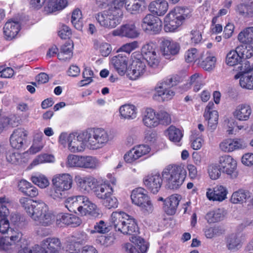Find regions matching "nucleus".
Listing matches in <instances>:
<instances>
[{
  "mask_svg": "<svg viewBox=\"0 0 253 253\" xmlns=\"http://www.w3.org/2000/svg\"><path fill=\"white\" fill-rule=\"evenodd\" d=\"M19 203L27 214L37 224L48 226L54 222L55 215L52 211L49 210L48 207L44 203L34 201L26 197L20 199Z\"/></svg>",
  "mask_w": 253,
  "mask_h": 253,
  "instance_id": "nucleus-1",
  "label": "nucleus"
},
{
  "mask_svg": "<svg viewBox=\"0 0 253 253\" xmlns=\"http://www.w3.org/2000/svg\"><path fill=\"white\" fill-rule=\"evenodd\" d=\"M111 223L116 231L125 235H135L138 228L135 219L124 211L113 212L111 216Z\"/></svg>",
  "mask_w": 253,
  "mask_h": 253,
  "instance_id": "nucleus-2",
  "label": "nucleus"
},
{
  "mask_svg": "<svg viewBox=\"0 0 253 253\" xmlns=\"http://www.w3.org/2000/svg\"><path fill=\"white\" fill-rule=\"evenodd\" d=\"M162 176L166 180L167 189L177 190L183 184L186 176V171L180 166H168L162 172Z\"/></svg>",
  "mask_w": 253,
  "mask_h": 253,
  "instance_id": "nucleus-3",
  "label": "nucleus"
},
{
  "mask_svg": "<svg viewBox=\"0 0 253 253\" xmlns=\"http://www.w3.org/2000/svg\"><path fill=\"white\" fill-rule=\"evenodd\" d=\"M72 177L68 173L54 175L52 179V189L50 196L55 200L65 197V191L70 189L72 186Z\"/></svg>",
  "mask_w": 253,
  "mask_h": 253,
  "instance_id": "nucleus-4",
  "label": "nucleus"
},
{
  "mask_svg": "<svg viewBox=\"0 0 253 253\" xmlns=\"http://www.w3.org/2000/svg\"><path fill=\"white\" fill-rule=\"evenodd\" d=\"M85 131L87 147L97 150L105 146L112 138L107 130L102 128H89Z\"/></svg>",
  "mask_w": 253,
  "mask_h": 253,
  "instance_id": "nucleus-5",
  "label": "nucleus"
},
{
  "mask_svg": "<svg viewBox=\"0 0 253 253\" xmlns=\"http://www.w3.org/2000/svg\"><path fill=\"white\" fill-rule=\"evenodd\" d=\"M240 71L234 76L239 80V84L243 88L253 90V67L249 61L240 66Z\"/></svg>",
  "mask_w": 253,
  "mask_h": 253,
  "instance_id": "nucleus-6",
  "label": "nucleus"
},
{
  "mask_svg": "<svg viewBox=\"0 0 253 253\" xmlns=\"http://www.w3.org/2000/svg\"><path fill=\"white\" fill-rule=\"evenodd\" d=\"M144 189L139 187L134 189L131 193V199L135 205L140 208L145 214H149L153 211V206Z\"/></svg>",
  "mask_w": 253,
  "mask_h": 253,
  "instance_id": "nucleus-7",
  "label": "nucleus"
},
{
  "mask_svg": "<svg viewBox=\"0 0 253 253\" xmlns=\"http://www.w3.org/2000/svg\"><path fill=\"white\" fill-rule=\"evenodd\" d=\"M178 79V77L173 76L165 82L160 83L159 85L156 87L157 95L161 97L163 101H168L173 97L175 92L170 89L169 88L176 85L178 84L179 82Z\"/></svg>",
  "mask_w": 253,
  "mask_h": 253,
  "instance_id": "nucleus-8",
  "label": "nucleus"
},
{
  "mask_svg": "<svg viewBox=\"0 0 253 253\" xmlns=\"http://www.w3.org/2000/svg\"><path fill=\"white\" fill-rule=\"evenodd\" d=\"M218 164L222 173L233 178L237 177V161L231 156L227 154L219 156Z\"/></svg>",
  "mask_w": 253,
  "mask_h": 253,
  "instance_id": "nucleus-9",
  "label": "nucleus"
},
{
  "mask_svg": "<svg viewBox=\"0 0 253 253\" xmlns=\"http://www.w3.org/2000/svg\"><path fill=\"white\" fill-rule=\"evenodd\" d=\"M69 150L73 153L82 152L87 147V140L85 131L78 134L71 133L68 137Z\"/></svg>",
  "mask_w": 253,
  "mask_h": 253,
  "instance_id": "nucleus-10",
  "label": "nucleus"
},
{
  "mask_svg": "<svg viewBox=\"0 0 253 253\" xmlns=\"http://www.w3.org/2000/svg\"><path fill=\"white\" fill-rule=\"evenodd\" d=\"M142 27L148 34H156L161 30L162 22L158 17L147 14L143 19Z\"/></svg>",
  "mask_w": 253,
  "mask_h": 253,
  "instance_id": "nucleus-11",
  "label": "nucleus"
},
{
  "mask_svg": "<svg viewBox=\"0 0 253 253\" xmlns=\"http://www.w3.org/2000/svg\"><path fill=\"white\" fill-rule=\"evenodd\" d=\"M245 147L246 144L244 140L239 138H227L223 139L219 144V149L224 153H231Z\"/></svg>",
  "mask_w": 253,
  "mask_h": 253,
  "instance_id": "nucleus-12",
  "label": "nucleus"
},
{
  "mask_svg": "<svg viewBox=\"0 0 253 253\" xmlns=\"http://www.w3.org/2000/svg\"><path fill=\"white\" fill-rule=\"evenodd\" d=\"M178 43L169 39H163L161 42L160 51L166 59H170L177 54L180 50Z\"/></svg>",
  "mask_w": 253,
  "mask_h": 253,
  "instance_id": "nucleus-13",
  "label": "nucleus"
},
{
  "mask_svg": "<svg viewBox=\"0 0 253 253\" xmlns=\"http://www.w3.org/2000/svg\"><path fill=\"white\" fill-rule=\"evenodd\" d=\"M143 182L151 192L157 194L161 188L163 179L160 173H152L145 176L143 179Z\"/></svg>",
  "mask_w": 253,
  "mask_h": 253,
  "instance_id": "nucleus-14",
  "label": "nucleus"
},
{
  "mask_svg": "<svg viewBox=\"0 0 253 253\" xmlns=\"http://www.w3.org/2000/svg\"><path fill=\"white\" fill-rule=\"evenodd\" d=\"M136 247L127 243L123 246V249L126 253H145L148 248L147 243L140 237H135Z\"/></svg>",
  "mask_w": 253,
  "mask_h": 253,
  "instance_id": "nucleus-15",
  "label": "nucleus"
},
{
  "mask_svg": "<svg viewBox=\"0 0 253 253\" xmlns=\"http://www.w3.org/2000/svg\"><path fill=\"white\" fill-rule=\"evenodd\" d=\"M6 235L0 239V249H6L9 246L18 243L21 240V233L10 228L6 233Z\"/></svg>",
  "mask_w": 253,
  "mask_h": 253,
  "instance_id": "nucleus-16",
  "label": "nucleus"
},
{
  "mask_svg": "<svg viewBox=\"0 0 253 253\" xmlns=\"http://www.w3.org/2000/svg\"><path fill=\"white\" fill-rule=\"evenodd\" d=\"M28 135V132L23 128H18L13 131L10 138L11 146L17 149L21 148Z\"/></svg>",
  "mask_w": 253,
  "mask_h": 253,
  "instance_id": "nucleus-17",
  "label": "nucleus"
},
{
  "mask_svg": "<svg viewBox=\"0 0 253 253\" xmlns=\"http://www.w3.org/2000/svg\"><path fill=\"white\" fill-rule=\"evenodd\" d=\"M128 61V57L121 53L112 58L111 64L120 75H124L127 71Z\"/></svg>",
  "mask_w": 253,
  "mask_h": 253,
  "instance_id": "nucleus-18",
  "label": "nucleus"
},
{
  "mask_svg": "<svg viewBox=\"0 0 253 253\" xmlns=\"http://www.w3.org/2000/svg\"><path fill=\"white\" fill-rule=\"evenodd\" d=\"M124 5V0H116L114 1V5L110 8L107 11H106L114 21L116 22V24L119 25L122 20L123 16L122 8Z\"/></svg>",
  "mask_w": 253,
  "mask_h": 253,
  "instance_id": "nucleus-19",
  "label": "nucleus"
},
{
  "mask_svg": "<svg viewBox=\"0 0 253 253\" xmlns=\"http://www.w3.org/2000/svg\"><path fill=\"white\" fill-rule=\"evenodd\" d=\"M228 193L226 187L217 185L213 189H209L207 192V197L210 200L222 202L227 198Z\"/></svg>",
  "mask_w": 253,
  "mask_h": 253,
  "instance_id": "nucleus-20",
  "label": "nucleus"
},
{
  "mask_svg": "<svg viewBox=\"0 0 253 253\" xmlns=\"http://www.w3.org/2000/svg\"><path fill=\"white\" fill-rule=\"evenodd\" d=\"M252 110L250 105L241 104L236 106L232 113L234 118L239 121H247L250 118Z\"/></svg>",
  "mask_w": 253,
  "mask_h": 253,
  "instance_id": "nucleus-21",
  "label": "nucleus"
},
{
  "mask_svg": "<svg viewBox=\"0 0 253 253\" xmlns=\"http://www.w3.org/2000/svg\"><path fill=\"white\" fill-rule=\"evenodd\" d=\"M145 63L140 58H136L133 60L130 69L128 74L131 80H135L141 76L145 71Z\"/></svg>",
  "mask_w": 253,
  "mask_h": 253,
  "instance_id": "nucleus-22",
  "label": "nucleus"
},
{
  "mask_svg": "<svg viewBox=\"0 0 253 253\" xmlns=\"http://www.w3.org/2000/svg\"><path fill=\"white\" fill-rule=\"evenodd\" d=\"M42 248L49 253H60L62 244L57 238H48L42 241Z\"/></svg>",
  "mask_w": 253,
  "mask_h": 253,
  "instance_id": "nucleus-23",
  "label": "nucleus"
},
{
  "mask_svg": "<svg viewBox=\"0 0 253 253\" xmlns=\"http://www.w3.org/2000/svg\"><path fill=\"white\" fill-rule=\"evenodd\" d=\"M115 33V35L131 39L137 38L139 35V32L133 24H127L122 25Z\"/></svg>",
  "mask_w": 253,
  "mask_h": 253,
  "instance_id": "nucleus-24",
  "label": "nucleus"
},
{
  "mask_svg": "<svg viewBox=\"0 0 253 253\" xmlns=\"http://www.w3.org/2000/svg\"><path fill=\"white\" fill-rule=\"evenodd\" d=\"M106 11L98 12L94 14V17L99 24V25L103 27L108 28H114L117 25L116 22L114 21L110 16H108Z\"/></svg>",
  "mask_w": 253,
  "mask_h": 253,
  "instance_id": "nucleus-25",
  "label": "nucleus"
},
{
  "mask_svg": "<svg viewBox=\"0 0 253 253\" xmlns=\"http://www.w3.org/2000/svg\"><path fill=\"white\" fill-rule=\"evenodd\" d=\"M76 180L80 189L87 192L94 190L97 184V180L91 177H81L78 176L76 177Z\"/></svg>",
  "mask_w": 253,
  "mask_h": 253,
  "instance_id": "nucleus-26",
  "label": "nucleus"
},
{
  "mask_svg": "<svg viewBox=\"0 0 253 253\" xmlns=\"http://www.w3.org/2000/svg\"><path fill=\"white\" fill-rule=\"evenodd\" d=\"M247 61H244L243 63L242 57L240 55L239 51H237V48L235 50H231L226 55L225 58V63L229 66H235L238 65V69L240 71V66L242 65Z\"/></svg>",
  "mask_w": 253,
  "mask_h": 253,
  "instance_id": "nucleus-27",
  "label": "nucleus"
},
{
  "mask_svg": "<svg viewBox=\"0 0 253 253\" xmlns=\"http://www.w3.org/2000/svg\"><path fill=\"white\" fill-rule=\"evenodd\" d=\"M182 24L180 20L176 18L172 13L169 12L164 19V30L167 32H173Z\"/></svg>",
  "mask_w": 253,
  "mask_h": 253,
  "instance_id": "nucleus-28",
  "label": "nucleus"
},
{
  "mask_svg": "<svg viewBox=\"0 0 253 253\" xmlns=\"http://www.w3.org/2000/svg\"><path fill=\"white\" fill-rule=\"evenodd\" d=\"M149 10L158 16L164 15L168 10V3L165 0H157L152 1L149 6Z\"/></svg>",
  "mask_w": 253,
  "mask_h": 253,
  "instance_id": "nucleus-29",
  "label": "nucleus"
},
{
  "mask_svg": "<svg viewBox=\"0 0 253 253\" xmlns=\"http://www.w3.org/2000/svg\"><path fill=\"white\" fill-rule=\"evenodd\" d=\"M179 201L178 196L174 195L165 200L164 208L166 212L169 215L175 214Z\"/></svg>",
  "mask_w": 253,
  "mask_h": 253,
  "instance_id": "nucleus-30",
  "label": "nucleus"
},
{
  "mask_svg": "<svg viewBox=\"0 0 253 253\" xmlns=\"http://www.w3.org/2000/svg\"><path fill=\"white\" fill-rule=\"evenodd\" d=\"M144 0H127L125 3L126 10L131 14H137L143 11L145 7Z\"/></svg>",
  "mask_w": 253,
  "mask_h": 253,
  "instance_id": "nucleus-31",
  "label": "nucleus"
},
{
  "mask_svg": "<svg viewBox=\"0 0 253 253\" xmlns=\"http://www.w3.org/2000/svg\"><path fill=\"white\" fill-rule=\"evenodd\" d=\"M81 198H77V196L69 197L65 201V207L70 211L76 213L77 211H78L83 215L84 214V211H82L83 207L78 205L81 202Z\"/></svg>",
  "mask_w": 253,
  "mask_h": 253,
  "instance_id": "nucleus-32",
  "label": "nucleus"
},
{
  "mask_svg": "<svg viewBox=\"0 0 253 253\" xmlns=\"http://www.w3.org/2000/svg\"><path fill=\"white\" fill-rule=\"evenodd\" d=\"M20 30V25L18 22H7L3 27V33L8 40H11L17 35Z\"/></svg>",
  "mask_w": 253,
  "mask_h": 253,
  "instance_id": "nucleus-33",
  "label": "nucleus"
},
{
  "mask_svg": "<svg viewBox=\"0 0 253 253\" xmlns=\"http://www.w3.org/2000/svg\"><path fill=\"white\" fill-rule=\"evenodd\" d=\"M238 40L244 44H253V26L241 31L238 35Z\"/></svg>",
  "mask_w": 253,
  "mask_h": 253,
  "instance_id": "nucleus-34",
  "label": "nucleus"
},
{
  "mask_svg": "<svg viewBox=\"0 0 253 253\" xmlns=\"http://www.w3.org/2000/svg\"><path fill=\"white\" fill-rule=\"evenodd\" d=\"M143 122L145 126L149 127H156L158 126L157 114L154 110L148 108L146 110V114L143 118Z\"/></svg>",
  "mask_w": 253,
  "mask_h": 253,
  "instance_id": "nucleus-35",
  "label": "nucleus"
},
{
  "mask_svg": "<svg viewBox=\"0 0 253 253\" xmlns=\"http://www.w3.org/2000/svg\"><path fill=\"white\" fill-rule=\"evenodd\" d=\"M122 118L127 120H132L136 118V108L132 105L126 104L122 106L119 109Z\"/></svg>",
  "mask_w": 253,
  "mask_h": 253,
  "instance_id": "nucleus-36",
  "label": "nucleus"
},
{
  "mask_svg": "<svg viewBox=\"0 0 253 253\" xmlns=\"http://www.w3.org/2000/svg\"><path fill=\"white\" fill-rule=\"evenodd\" d=\"M60 221L71 227H76L82 223V220L77 216L69 213H64L59 217Z\"/></svg>",
  "mask_w": 253,
  "mask_h": 253,
  "instance_id": "nucleus-37",
  "label": "nucleus"
},
{
  "mask_svg": "<svg viewBox=\"0 0 253 253\" xmlns=\"http://www.w3.org/2000/svg\"><path fill=\"white\" fill-rule=\"evenodd\" d=\"M93 191L94 194L98 199L103 200L112 194L113 189L109 185L104 183L100 185L97 184Z\"/></svg>",
  "mask_w": 253,
  "mask_h": 253,
  "instance_id": "nucleus-38",
  "label": "nucleus"
},
{
  "mask_svg": "<svg viewBox=\"0 0 253 253\" xmlns=\"http://www.w3.org/2000/svg\"><path fill=\"white\" fill-rule=\"evenodd\" d=\"M250 197V193L248 191L239 189L233 193L230 201L234 204H242L246 202Z\"/></svg>",
  "mask_w": 253,
  "mask_h": 253,
  "instance_id": "nucleus-39",
  "label": "nucleus"
},
{
  "mask_svg": "<svg viewBox=\"0 0 253 253\" xmlns=\"http://www.w3.org/2000/svg\"><path fill=\"white\" fill-rule=\"evenodd\" d=\"M241 241L239 234H231L226 238L227 246L231 250L238 249L241 247Z\"/></svg>",
  "mask_w": 253,
  "mask_h": 253,
  "instance_id": "nucleus-40",
  "label": "nucleus"
},
{
  "mask_svg": "<svg viewBox=\"0 0 253 253\" xmlns=\"http://www.w3.org/2000/svg\"><path fill=\"white\" fill-rule=\"evenodd\" d=\"M218 120V113L217 111L213 110L209 111L207 114V122L208 130L212 131L216 129Z\"/></svg>",
  "mask_w": 253,
  "mask_h": 253,
  "instance_id": "nucleus-41",
  "label": "nucleus"
},
{
  "mask_svg": "<svg viewBox=\"0 0 253 253\" xmlns=\"http://www.w3.org/2000/svg\"><path fill=\"white\" fill-rule=\"evenodd\" d=\"M226 214V211L223 209H217L210 211L207 214L208 221L216 222L222 220Z\"/></svg>",
  "mask_w": 253,
  "mask_h": 253,
  "instance_id": "nucleus-42",
  "label": "nucleus"
},
{
  "mask_svg": "<svg viewBox=\"0 0 253 253\" xmlns=\"http://www.w3.org/2000/svg\"><path fill=\"white\" fill-rule=\"evenodd\" d=\"M80 168L95 169L98 166V160L91 156H81Z\"/></svg>",
  "mask_w": 253,
  "mask_h": 253,
  "instance_id": "nucleus-43",
  "label": "nucleus"
},
{
  "mask_svg": "<svg viewBox=\"0 0 253 253\" xmlns=\"http://www.w3.org/2000/svg\"><path fill=\"white\" fill-rule=\"evenodd\" d=\"M169 140L173 142H179L183 136L180 129L174 126H170L167 130Z\"/></svg>",
  "mask_w": 253,
  "mask_h": 253,
  "instance_id": "nucleus-44",
  "label": "nucleus"
},
{
  "mask_svg": "<svg viewBox=\"0 0 253 253\" xmlns=\"http://www.w3.org/2000/svg\"><path fill=\"white\" fill-rule=\"evenodd\" d=\"M170 13H172L173 15L178 19L180 20L183 23L185 18L190 17V10L188 8L182 7H176Z\"/></svg>",
  "mask_w": 253,
  "mask_h": 253,
  "instance_id": "nucleus-45",
  "label": "nucleus"
},
{
  "mask_svg": "<svg viewBox=\"0 0 253 253\" xmlns=\"http://www.w3.org/2000/svg\"><path fill=\"white\" fill-rule=\"evenodd\" d=\"M235 119L231 117L225 119L223 122V128L228 135H233L235 133V128L237 125Z\"/></svg>",
  "mask_w": 253,
  "mask_h": 253,
  "instance_id": "nucleus-46",
  "label": "nucleus"
},
{
  "mask_svg": "<svg viewBox=\"0 0 253 253\" xmlns=\"http://www.w3.org/2000/svg\"><path fill=\"white\" fill-rule=\"evenodd\" d=\"M82 12L79 9H76L72 12L71 22L75 28L78 30H81L82 29Z\"/></svg>",
  "mask_w": 253,
  "mask_h": 253,
  "instance_id": "nucleus-47",
  "label": "nucleus"
},
{
  "mask_svg": "<svg viewBox=\"0 0 253 253\" xmlns=\"http://www.w3.org/2000/svg\"><path fill=\"white\" fill-rule=\"evenodd\" d=\"M31 180L33 183L41 188H46L49 185L48 179L45 175L42 174L32 176Z\"/></svg>",
  "mask_w": 253,
  "mask_h": 253,
  "instance_id": "nucleus-48",
  "label": "nucleus"
},
{
  "mask_svg": "<svg viewBox=\"0 0 253 253\" xmlns=\"http://www.w3.org/2000/svg\"><path fill=\"white\" fill-rule=\"evenodd\" d=\"M208 172L211 179L216 180L220 176L222 172L217 164L211 163L208 166Z\"/></svg>",
  "mask_w": 253,
  "mask_h": 253,
  "instance_id": "nucleus-49",
  "label": "nucleus"
},
{
  "mask_svg": "<svg viewBox=\"0 0 253 253\" xmlns=\"http://www.w3.org/2000/svg\"><path fill=\"white\" fill-rule=\"evenodd\" d=\"M71 239V241L75 242L80 247L84 244L88 240V237L86 233L82 231L69 236Z\"/></svg>",
  "mask_w": 253,
  "mask_h": 253,
  "instance_id": "nucleus-50",
  "label": "nucleus"
},
{
  "mask_svg": "<svg viewBox=\"0 0 253 253\" xmlns=\"http://www.w3.org/2000/svg\"><path fill=\"white\" fill-rule=\"evenodd\" d=\"M85 215L88 213L89 215L94 217H97L102 215L101 212L96 205L92 203L88 200V203L87 204L86 207L84 208Z\"/></svg>",
  "mask_w": 253,
  "mask_h": 253,
  "instance_id": "nucleus-51",
  "label": "nucleus"
},
{
  "mask_svg": "<svg viewBox=\"0 0 253 253\" xmlns=\"http://www.w3.org/2000/svg\"><path fill=\"white\" fill-rule=\"evenodd\" d=\"M110 230V226L103 220L97 222L94 226V229L90 231L91 234L94 233H106Z\"/></svg>",
  "mask_w": 253,
  "mask_h": 253,
  "instance_id": "nucleus-52",
  "label": "nucleus"
},
{
  "mask_svg": "<svg viewBox=\"0 0 253 253\" xmlns=\"http://www.w3.org/2000/svg\"><path fill=\"white\" fill-rule=\"evenodd\" d=\"M253 44H247L246 46H240L237 47V51H239L240 54L243 58H250L253 56Z\"/></svg>",
  "mask_w": 253,
  "mask_h": 253,
  "instance_id": "nucleus-53",
  "label": "nucleus"
},
{
  "mask_svg": "<svg viewBox=\"0 0 253 253\" xmlns=\"http://www.w3.org/2000/svg\"><path fill=\"white\" fill-rule=\"evenodd\" d=\"M19 121V120H17L16 122L15 120H13V119H9V118L5 117H0V133L8 125L12 127L17 126L20 124Z\"/></svg>",
  "mask_w": 253,
  "mask_h": 253,
  "instance_id": "nucleus-54",
  "label": "nucleus"
},
{
  "mask_svg": "<svg viewBox=\"0 0 253 253\" xmlns=\"http://www.w3.org/2000/svg\"><path fill=\"white\" fill-rule=\"evenodd\" d=\"M157 118L158 125L159 124H162L167 126L169 125L171 122L170 115L164 110H161L157 113Z\"/></svg>",
  "mask_w": 253,
  "mask_h": 253,
  "instance_id": "nucleus-55",
  "label": "nucleus"
},
{
  "mask_svg": "<svg viewBox=\"0 0 253 253\" xmlns=\"http://www.w3.org/2000/svg\"><path fill=\"white\" fill-rule=\"evenodd\" d=\"M237 11L245 17L253 16V7L251 5L240 4L237 6Z\"/></svg>",
  "mask_w": 253,
  "mask_h": 253,
  "instance_id": "nucleus-56",
  "label": "nucleus"
},
{
  "mask_svg": "<svg viewBox=\"0 0 253 253\" xmlns=\"http://www.w3.org/2000/svg\"><path fill=\"white\" fill-rule=\"evenodd\" d=\"M99 45L100 53L103 56L106 57L109 55L112 51V47L110 44L106 42L99 43L97 41L94 42V46L97 48Z\"/></svg>",
  "mask_w": 253,
  "mask_h": 253,
  "instance_id": "nucleus-57",
  "label": "nucleus"
},
{
  "mask_svg": "<svg viewBox=\"0 0 253 253\" xmlns=\"http://www.w3.org/2000/svg\"><path fill=\"white\" fill-rule=\"evenodd\" d=\"M216 60L215 54L207 53V72H210L213 71L216 66Z\"/></svg>",
  "mask_w": 253,
  "mask_h": 253,
  "instance_id": "nucleus-58",
  "label": "nucleus"
},
{
  "mask_svg": "<svg viewBox=\"0 0 253 253\" xmlns=\"http://www.w3.org/2000/svg\"><path fill=\"white\" fill-rule=\"evenodd\" d=\"M142 59L145 60L148 65L152 68L156 67L159 63V60L156 52L142 57Z\"/></svg>",
  "mask_w": 253,
  "mask_h": 253,
  "instance_id": "nucleus-59",
  "label": "nucleus"
},
{
  "mask_svg": "<svg viewBox=\"0 0 253 253\" xmlns=\"http://www.w3.org/2000/svg\"><path fill=\"white\" fill-rule=\"evenodd\" d=\"M54 161V157L51 155L43 154L38 156L33 162L34 165L43 163H51Z\"/></svg>",
  "mask_w": 253,
  "mask_h": 253,
  "instance_id": "nucleus-60",
  "label": "nucleus"
},
{
  "mask_svg": "<svg viewBox=\"0 0 253 253\" xmlns=\"http://www.w3.org/2000/svg\"><path fill=\"white\" fill-rule=\"evenodd\" d=\"M138 46V42L134 41L131 42L127 43L122 46L118 51H122V53L126 54V56L129 55V53Z\"/></svg>",
  "mask_w": 253,
  "mask_h": 253,
  "instance_id": "nucleus-61",
  "label": "nucleus"
},
{
  "mask_svg": "<svg viewBox=\"0 0 253 253\" xmlns=\"http://www.w3.org/2000/svg\"><path fill=\"white\" fill-rule=\"evenodd\" d=\"M81 247L75 242L71 241V239L68 237L65 250L69 253H78L80 251Z\"/></svg>",
  "mask_w": 253,
  "mask_h": 253,
  "instance_id": "nucleus-62",
  "label": "nucleus"
},
{
  "mask_svg": "<svg viewBox=\"0 0 253 253\" xmlns=\"http://www.w3.org/2000/svg\"><path fill=\"white\" fill-rule=\"evenodd\" d=\"M93 76V71L90 68H85L83 73V77L84 79L81 81V86L87 85L91 82Z\"/></svg>",
  "mask_w": 253,
  "mask_h": 253,
  "instance_id": "nucleus-63",
  "label": "nucleus"
},
{
  "mask_svg": "<svg viewBox=\"0 0 253 253\" xmlns=\"http://www.w3.org/2000/svg\"><path fill=\"white\" fill-rule=\"evenodd\" d=\"M242 164L248 167L253 166V153L247 152L244 154L241 159Z\"/></svg>",
  "mask_w": 253,
  "mask_h": 253,
  "instance_id": "nucleus-64",
  "label": "nucleus"
}]
</instances>
